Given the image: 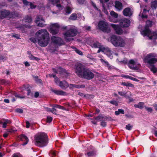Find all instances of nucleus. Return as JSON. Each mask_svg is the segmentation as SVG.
I'll list each match as a JSON object with an SVG mask.
<instances>
[{
  "mask_svg": "<svg viewBox=\"0 0 157 157\" xmlns=\"http://www.w3.org/2000/svg\"><path fill=\"white\" fill-rule=\"evenodd\" d=\"M58 83H59V86L62 89L67 88L69 86L68 83L65 81H59L58 79L57 83L56 84H57ZM69 86L70 88H84L85 87V86L84 85H78L70 84Z\"/></svg>",
  "mask_w": 157,
  "mask_h": 157,
  "instance_id": "6e6552de",
  "label": "nucleus"
},
{
  "mask_svg": "<svg viewBox=\"0 0 157 157\" xmlns=\"http://www.w3.org/2000/svg\"><path fill=\"white\" fill-rule=\"evenodd\" d=\"M124 111L121 109H118V111H116L115 112V114L116 115H118L120 113L124 114Z\"/></svg>",
  "mask_w": 157,
  "mask_h": 157,
  "instance_id": "2f4dec72",
  "label": "nucleus"
},
{
  "mask_svg": "<svg viewBox=\"0 0 157 157\" xmlns=\"http://www.w3.org/2000/svg\"><path fill=\"white\" fill-rule=\"evenodd\" d=\"M77 17L76 14L75 13H73L70 16L69 19L72 20H75Z\"/></svg>",
  "mask_w": 157,
  "mask_h": 157,
  "instance_id": "c9c22d12",
  "label": "nucleus"
},
{
  "mask_svg": "<svg viewBox=\"0 0 157 157\" xmlns=\"http://www.w3.org/2000/svg\"><path fill=\"white\" fill-rule=\"evenodd\" d=\"M51 91L56 95H64L65 94V93L62 90L52 89Z\"/></svg>",
  "mask_w": 157,
  "mask_h": 157,
  "instance_id": "5701e85b",
  "label": "nucleus"
},
{
  "mask_svg": "<svg viewBox=\"0 0 157 157\" xmlns=\"http://www.w3.org/2000/svg\"><path fill=\"white\" fill-rule=\"evenodd\" d=\"M34 78L36 82L39 83H42V80L40 79H38V77L35 76Z\"/></svg>",
  "mask_w": 157,
  "mask_h": 157,
  "instance_id": "c03bdc74",
  "label": "nucleus"
},
{
  "mask_svg": "<svg viewBox=\"0 0 157 157\" xmlns=\"http://www.w3.org/2000/svg\"><path fill=\"white\" fill-rule=\"evenodd\" d=\"M130 20L125 18L122 19L120 23V26L124 27H128L130 25Z\"/></svg>",
  "mask_w": 157,
  "mask_h": 157,
  "instance_id": "2eb2a0df",
  "label": "nucleus"
},
{
  "mask_svg": "<svg viewBox=\"0 0 157 157\" xmlns=\"http://www.w3.org/2000/svg\"><path fill=\"white\" fill-rule=\"evenodd\" d=\"M67 3H68L67 6H66V8L64 10V11L67 14L70 13L72 10V7L71 5L69 3V2H68Z\"/></svg>",
  "mask_w": 157,
  "mask_h": 157,
  "instance_id": "412c9836",
  "label": "nucleus"
},
{
  "mask_svg": "<svg viewBox=\"0 0 157 157\" xmlns=\"http://www.w3.org/2000/svg\"><path fill=\"white\" fill-rule=\"evenodd\" d=\"M37 36L38 44L41 47H46L48 44L50 38L49 33L45 29H41L36 33Z\"/></svg>",
  "mask_w": 157,
  "mask_h": 157,
  "instance_id": "f03ea898",
  "label": "nucleus"
},
{
  "mask_svg": "<svg viewBox=\"0 0 157 157\" xmlns=\"http://www.w3.org/2000/svg\"><path fill=\"white\" fill-rule=\"evenodd\" d=\"M156 57L155 54L150 53L147 55L144 59V62L148 63L149 64V68L154 73H155L157 71V68L152 65L157 62V59L155 58Z\"/></svg>",
  "mask_w": 157,
  "mask_h": 157,
  "instance_id": "20e7f679",
  "label": "nucleus"
},
{
  "mask_svg": "<svg viewBox=\"0 0 157 157\" xmlns=\"http://www.w3.org/2000/svg\"><path fill=\"white\" fill-rule=\"evenodd\" d=\"M121 84L123 86H129L131 87H134V85L133 84L129 82H122L121 83Z\"/></svg>",
  "mask_w": 157,
  "mask_h": 157,
  "instance_id": "c85d7f7f",
  "label": "nucleus"
},
{
  "mask_svg": "<svg viewBox=\"0 0 157 157\" xmlns=\"http://www.w3.org/2000/svg\"><path fill=\"white\" fill-rule=\"evenodd\" d=\"M39 94L38 92H36L35 93L34 96L35 98H36L38 97Z\"/></svg>",
  "mask_w": 157,
  "mask_h": 157,
  "instance_id": "69168bd1",
  "label": "nucleus"
},
{
  "mask_svg": "<svg viewBox=\"0 0 157 157\" xmlns=\"http://www.w3.org/2000/svg\"><path fill=\"white\" fill-rule=\"evenodd\" d=\"M84 28L85 29L89 31L91 29V27L90 26H85L84 27Z\"/></svg>",
  "mask_w": 157,
  "mask_h": 157,
  "instance_id": "13d9d810",
  "label": "nucleus"
},
{
  "mask_svg": "<svg viewBox=\"0 0 157 157\" xmlns=\"http://www.w3.org/2000/svg\"><path fill=\"white\" fill-rule=\"evenodd\" d=\"M20 138L22 140L25 141V142L22 144L23 145L26 144L29 141L28 138L24 135H21Z\"/></svg>",
  "mask_w": 157,
  "mask_h": 157,
  "instance_id": "a878e982",
  "label": "nucleus"
},
{
  "mask_svg": "<svg viewBox=\"0 0 157 157\" xmlns=\"http://www.w3.org/2000/svg\"><path fill=\"white\" fill-rule=\"evenodd\" d=\"M22 1L25 5H29V4L30 6V8L31 9L35 8L36 6L33 4L32 3L30 2H28L26 0H21Z\"/></svg>",
  "mask_w": 157,
  "mask_h": 157,
  "instance_id": "393cba45",
  "label": "nucleus"
},
{
  "mask_svg": "<svg viewBox=\"0 0 157 157\" xmlns=\"http://www.w3.org/2000/svg\"><path fill=\"white\" fill-rule=\"evenodd\" d=\"M101 51L105 54L108 57L111 58L113 57L112 53L109 48L104 47Z\"/></svg>",
  "mask_w": 157,
  "mask_h": 157,
  "instance_id": "a211bd4d",
  "label": "nucleus"
},
{
  "mask_svg": "<svg viewBox=\"0 0 157 157\" xmlns=\"http://www.w3.org/2000/svg\"><path fill=\"white\" fill-rule=\"evenodd\" d=\"M51 2L53 4H56V7L59 10H62L63 8V6L60 4H58V2H59V0H50Z\"/></svg>",
  "mask_w": 157,
  "mask_h": 157,
  "instance_id": "aec40b11",
  "label": "nucleus"
},
{
  "mask_svg": "<svg viewBox=\"0 0 157 157\" xmlns=\"http://www.w3.org/2000/svg\"><path fill=\"white\" fill-rule=\"evenodd\" d=\"M121 76L122 77L128 79H129L130 77V76L128 75H121Z\"/></svg>",
  "mask_w": 157,
  "mask_h": 157,
  "instance_id": "4d7b16f0",
  "label": "nucleus"
},
{
  "mask_svg": "<svg viewBox=\"0 0 157 157\" xmlns=\"http://www.w3.org/2000/svg\"><path fill=\"white\" fill-rule=\"evenodd\" d=\"M128 66L130 68L133 70H137L138 69V67L136 66L135 62L132 59L129 61L128 63Z\"/></svg>",
  "mask_w": 157,
  "mask_h": 157,
  "instance_id": "f3484780",
  "label": "nucleus"
},
{
  "mask_svg": "<svg viewBox=\"0 0 157 157\" xmlns=\"http://www.w3.org/2000/svg\"><path fill=\"white\" fill-rule=\"evenodd\" d=\"M115 6L118 10H121L123 8V5L122 3L118 1H116Z\"/></svg>",
  "mask_w": 157,
  "mask_h": 157,
  "instance_id": "4be33fe9",
  "label": "nucleus"
},
{
  "mask_svg": "<svg viewBox=\"0 0 157 157\" xmlns=\"http://www.w3.org/2000/svg\"><path fill=\"white\" fill-rule=\"evenodd\" d=\"M4 122L6 123V124H10L11 123L10 120L7 119H4Z\"/></svg>",
  "mask_w": 157,
  "mask_h": 157,
  "instance_id": "864d4df0",
  "label": "nucleus"
},
{
  "mask_svg": "<svg viewBox=\"0 0 157 157\" xmlns=\"http://www.w3.org/2000/svg\"><path fill=\"white\" fill-rule=\"evenodd\" d=\"M144 107L145 109L148 112H151L152 111V109L151 107H148L146 106H145Z\"/></svg>",
  "mask_w": 157,
  "mask_h": 157,
  "instance_id": "a18cd8bd",
  "label": "nucleus"
},
{
  "mask_svg": "<svg viewBox=\"0 0 157 157\" xmlns=\"http://www.w3.org/2000/svg\"><path fill=\"white\" fill-rule=\"evenodd\" d=\"M16 111L17 113H22L23 112V110L21 109L17 108L16 109Z\"/></svg>",
  "mask_w": 157,
  "mask_h": 157,
  "instance_id": "8fccbe9b",
  "label": "nucleus"
},
{
  "mask_svg": "<svg viewBox=\"0 0 157 157\" xmlns=\"http://www.w3.org/2000/svg\"><path fill=\"white\" fill-rule=\"evenodd\" d=\"M26 128H29L30 126V124L29 121H27L26 122Z\"/></svg>",
  "mask_w": 157,
  "mask_h": 157,
  "instance_id": "052dcab7",
  "label": "nucleus"
},
{
  "mask_svg": "<svg viewBox=\"0 0 157 157\" xmlns=\"http://www.w3.org/2000/svg\"><path fill=\"white\" fill-rule=\"evenodd\" d=\"M103 118V117L101 115H99L98 117L93 118V119H94L97 121H101L102 120Z\"/></svg>",
  "mask_w": 157,
  "mask_h": 157,
  "instance_id": "ea45409f",
  "label": "nucleus"
},
{
  "mask_svg": "<svg viewBox=\"0 0 157 157\" xmlns=\"http://www.w3.org/2000/svg\"><path fill=\"white\" fill-rule=\"evenodd\" d=\"M95 155V152L94 151H92L88 152L86 154V156L88 157H92Z\"/></svg>",
  "mask_w": 157,
  "mask_h": 157,
  "instance_id": "473e14b6",
  "label": "nucleus"
},
{
  "mask_svg": "<svg viewBox=\"0 0 157 157\" xmlns=\"http://www.w3.org/2000/svg\"><path fill=\"white\" fill-rule=\"evenodd\" d=\"M52 120V118L50 117H48L47 118V122L50 123Z\"/></svg>",
  "mask_w": 157,
  "mask_h": 157,
  "instance_id": "de8ad7c7",
  "label": "nucleus"
},
{
  "mask_svg": "<svg viewBox=\"0 0 157 157\" xmlns=\"http://www.w3.org/2000/svg\"><path fill=\"white\" fill-rule=\"evenodd\" d=\"M51 43L55 46H59L64 44V42L62 39L59 37L52 36L51 38Z\"/></svg>",
  "mask_w": 157,
  "mask_h": 157,
  "instance_id": "9d476101",
  "label": "nucleus"
},
{
  "mask_svg": "<svg viewBox=\"0 0 157 157\" xmlns=\"http://www.w3.org/2000/svg\"><path fill=\"white\" fill-rule=\"evenodd\" d=\"M100 2L103 4L102 6L103 7V11L105 13V14H108V12L107 11V10L105 9V8L104 5H103V0H99Z\"/></svg>",
  "mask_w": 157,
  "mask_h": 157,
  "instance_id": "e433bc0d",
  "label": "nucleus"
},
{
  "mask_svg": "<svg viewBox=\"0 0 157 157\" xmlns=\"http://www.w3.org/2000/svg\"><path fill=\"white\" fill-rule=\"evenodd\" d=\"M101 126H103V127H105L106 125V124L105 122L104 121H102L101 122Z\"/></svg>",
  "mask_w": 157,
  "mask_h": 157,
  "instance_id": "e2e57ef3",
  "label": "nucleus"
},
{
  "mask_svg": "<svg viewBox=\"0 0 157 157\" xmlns=\"http://www.w3.org/2000/svg\"><path fill=\"white\" fill-rule=\"evenodd\" d=\"M132 95L131 92L130 91H128L125 94L124 96L126 98H130V97Z\"/></svg>",
  "mask_w": 157,
  "mask_h": 157,
  "instance_id": "4c0bfd02",
  "label": "nucleus"
},
{
  "mask_svg": "<svg viewBox=\"0 0 157 157\" xmlns=\"http://www.w3.org/2000/svg\"><path fill=\"white\" fill-rule=\"evenodd\" d=\"M98 27L99 29L104 32L108 33L110 31L108 27V23L105 21H99L98 23Z\"/></svg>",
  "mask_w": 157,
  "mask_h": 157,
  "instance_id": "1a4fd4ad",
  "label": "nucleus"
},
{
  "mask_svg": "<svg viewBox=\"0 0 157 157\" xmlns=\"http://www.w3.org/2000/svg\"><path fill=\"white\" fill-rule=\"evenodd\" d=\"M152 23V21H147L144 29L141 31V33L144 36H147L149 37L150 39H155L157 38V32L151 33L149 29V27L151 26Z\"/></svg>",
  "mask_w": 157,
  "mask_h": 157,
  "instance_id": "39448f33",
  "label": "nucleus"
},
{
  "mask_svg": "<svg viewBox=\"0 0 157 157\" xmlns=\"http://www.w3.org/2000/svg\"><path fill=\"white\" fill-rule=\"evenodd\" d=\"M78 2L80 4H82L84 2V0H78Z\"/></svg>",
  "mask_w": 157,
  "mask_h": 157,
  "instance_id": "0e129e2a",
  "label": "nucleus"
},
{
  "mask_svg": "<svg viewBox=\"0 0 157 157\" xmlns=\"http://www.w3.org/2000/svg\"><path fill=\"white\" fill-rule=\"evenodd\" d=\"M75 72L79 77L87 79H90L94 77V75L90 70L85 68L83 65L78 63L75 65Z\"/></svg>",
  "mask_w": 157,
  "mask_h": 157,
  "instance_id": "f257e3e1",
  "label": "nucleus"
},
{
  "mask_svg": "<svg viewBox=\"0 0 157 157\" xmlns=\"http://www.w3.org/2000/svg\"><path fill=\"white\" fill-rule=\"evenodd\" d=\"M12 157H22V156L19 153H15L13 155Z\"/></svg>",
  "mask_w": 157,
  "mask_h": 157,
  "instance_id": "37998d69",
  "label": "nucleus"
},
{
  "mask_svg": "<svg viewBox=\"0 0 157 157\" xmlns=\"http://www.w3.org/2000/svg\"><path fill=\"white\" fill-rule=\"evenodd\" d=\"M90 45L93 48H99V49L97 52L98 53L101 52L104 47L103 46L101 45L98 42L92 43L90 44Z\"/></svg>",
  "mask_w": 157,
  "mask_h": 157,
  "instance_id": "f8f14e48",
  "label": "nucleus"
},
{
  "mask_svg": "<svg viewBox=\"0 0 157 157\" xmlns=\"http://www.w3.org/2000/svg\"><path fill=\"white\" fill-rule=\"evenodd\" d=\"M144 102H139L138 104L134 105V106L135 108L142 109L144 108Z\"/></svg>",
  "mask_w": 157,
  "mask_h": 157,
  "instance_id": "cd10ccee",
  "label": "nucleus"
},
{
  "mask_svg": "<svg viewBox=\"0 0 157 157\" xmlns=\"http://www.w3.org/2000/svg\"><path fill=\"white\" fill-rule=\"evenodd\" d=\"M118 94L120 95L121 96H124V95H125V94L124 92H118Z\"/></svg>",
  "mask_w": 157,
  "mask_h": 157,
  "instance_id": "680f3d73",
  "label": "nucleus"
},
{
  "mask_svg": "<svg viewBox=\"0 0 157 157\" xmlns=\"http://www.w3.org/2000/svg\"><path fill=\"white\" fill-rule=\"evenodd\" d=\"M110 41L112 44L116 47H124L126 44L125 40L115 35H113L111 37Z\"/></svg>",
  "mask_w": 157,
  "mask_h": 157,
  "instance_id": "0eeeda50",
  "label": "nucleus"
},
{
  "mask_svg": "<svg viewBox=\"0 0 157 157\" xmlns=\"http://www.w3.org/2000/svg\"><path fill=\"white\" fill-rule=\"evenodd\" d=\"M49 76L50 77H53L55 78V82L56 83H57V82L58 81V78L56 77L55 75H54L53 74H50L49 75H46V76L47 78H48V76Z\"/></svg>",
  "mask_w": 157,
  "mask_h": 157,
  "instance_id": "7c9ffc66",
  "label": "nucleus"
},
{
  "mask_svg": "<svg viewBox=\"0 0 157 157\" xmlns=\"http://www.w3.org/2000/svg\"><path fill=\"white\" fill-rule=\"evenodd\" d=\"M110 103L111 104L114 105L116 106H117L118 105V102L115 100H112L109 101Z\"/></svg>",
  "mask_w": 157,
  "mask_h": 157,
  "instance_id": "79ce46f5",
  "label": "nucleus"
},
{
  "mask_svg": "<svg viewBox=\"0 0 157 157\" xmlns=\"http://www.w3.org/2000/svg\"><path fill=\"white\" fill-rule=\"evenodd\" d=\"M51 154L52 157L55 156H56L57 154V152L56 151H52L51 152Z\"/></svg>",
  "mask_w": 157,
  "mask_h": 157,
  "instance_id": "3c124183",
  "label": "nucleus"
},
{
  "mask_svg": "<svg viewBox=\"0 0 157 157\" xmlns=\"http://www.w3.org/2000/svg\"><path fill=\"white\" fill-rule=\"evenodd\" d=\"M30 40L31 41H33V43L36 42V39L35 38H31L30 39Z\"/></svg>",
  "mask_w": 157,
  "mask_h": 157,
  "instance_id": "338daca9",
  "label": "nucleus"
},
{
  "mask_svg": "<svg viewBox=\"0 0 157 157\" xmlns=\"http://www.w3.org/2000/svg\"><path fill=\"white\" fill-rule=\"evenodd\" d=\"M110 15L115 18H117L118 17V14L113 11H111L110 12Z\"/></svg>",
  "mask_w": 157,
  "mask_h": 157,
  "instance_id": "f704fd0d",
  "label": "nucleus"
},
{
  "mask_svg": "<svg viewBox=\"0 0 157 157\" xmlns=\"http://www.w3.org/2000/svg\"><path fill=\"white\" fill-rule=\"evenodd\" d=\"M129 79H131L133 81L137 82H138L139 81V80H138L137 79H136L135 78H133V77H131L130 76Z\"/></svg>",
  "mask_w": 157,
  "mask_h": 157,
  "instance_id": "603ef678",
  "label": "nucleus"
},
{
  "mask_svg": "<svg viewBox=\"0 0 157 157\" xmlns=\"http://www.w3.org/2000/svg\"><path fill=\"white\" fill-rule=\"evenodd\" d=\"M10 14L8 10H0V19H2L7 17Z\"/></svg>",
  "mask_w": 157,
  "mask_h": 157,
  "instance_id": "4468645a",
  "label": "nucleus"
},
{
  "mask_svg": "<svg viewBox=\"0 0 157 157\" xmlns=\"http://www.w3.org/2000/svg\"><path fill=\"white\" fill-rule=\"evenodd\" d=\"M12 36L16 38L17 39H20L19 35L17 34H15L14 35H13Z\"/></svg>",
  "mask_w": 157,
  "mask_h": 157,
  "instance_id": "5fc2aeb1",
  "label": "nucleus"
},
{
  "mask_svg": "<svg viewBox=\"0 0 157 157\" xmlns=\"http://www.w3.org/2000/svg\"><path fill=\"white\" fill-rule=\"evenodd\" d=\"M132 127V126L130 124H129L126 126V128L128 130H130L131 129Z\"/></svg>",
  "mask_w": 157,
  "mask_h": 157,
  "instance_id": "49530a36",
  "label": "nucleus"
},
{
  "mask_svg": "<svg viewBox=\"0 0 157 157\" xmlns=\"http://www.w3.org/2000/svg\"><path fill=\"white\" fill-rule=\"evenodd\" d=\"M123 13L124 15L126 16H130L132 14V12L129 8L125 9L123 10Z\"/></svg>",
  "mask_w": 157,
  "mask_h": 157,
  "instance_id": "6ab92c4d",
  "label": "nucleus"
},
{
  "mask_svg": "<svg viewBox=\"0 0 157 157\" xmlns=\"http://www.w3.org/2000/svg\"><path fill=\"white\" fill-rule=\"evenodd\" d=\"M25 20L26 22L30 23L32 21V20L31 17L30 16H28L25 17Z\"/></svg>",
  "mask_w": 157,
  "mask_h": 157,
  "instance_id": "58836bf2",
  "label": "nucleus"
},
{
  "mask_svg": "<svg viewBox=\"0 0 157 157\" xmlns=\"http://www.w3.org/2000/svg\"><path fill=\"white\" fill-rule=\"evenodd\" d=\"M34 141L36 145L41 147H44L48 144V136L44 133H38L34 136Z\"/></svg>",
  "mask_w": 157,
  "mask_h": 157,
  "instance_id": "7ed1b4c3",
  "label": "nucleus"
},
{
  "mask_svg": "<svg viewBox=\"0 0 157 157\" xmlns=\"http://www.w3.org/2000/svg\"><path fill=\"white\" fill-rule=\"evenodd\" d=\"M63 30L68 29V30L63 34L64 37L67 41H69L73 39L72 37L76 35L77 33V29L71 26H64L62 27Z\"/></svg>",
  "mask_w": 157,
  "mask_h": 157,
  "instance_id": "423d86ee",
  "label": "nucleus"
},
{
  "mask_svg": "<svg viewBox=\"0 0 157 157\" xmlns=\"http://www.w3.org/2000/svg\"><path fill=\"white\" fill-rule=\"evenodd\" d=\"M100 60H101V62L102 63L104 62L105 64H106L107 65H108L109 64L108 63L107 61H105L102 59H100Z\"/></svg>",
  "mask_w": 157,
  "mask_h": 157,
  "instance_id": "bf43d9fd",
  "label": "nucleus"
},
{
  "mask_svg": "<svg viewBox=\"0 0 157 157\" xmlns=\"http://www.w3.org/2000/svg\"><path fill=\"white\" fill-rule=\"evenodd\" d=\"M75 51L79 55H82L83 54L82 52L81 51H80V50H79L76 49L75 50Z\"/></svg>",
  "mask_w": 157,
  "mask_h": 157,
  "instance_id": "09e8293b",
  "label": "nucleus"
},
{
  "mask_svg": "<svg viewBox=\"0 0 157 157\" xmlns=\"http://www.w3.org/2000/svg\"><path fill=\"white\" fill-rule=\"evenodd\" d=\"M44 22V20L41 16H38L36 17V22L37 24V26L41 27H44L45 25L43 24V23Z\"/></svg>",
  "mask_w": 157,
  "mask_h": 157,
  "instance_id": "ddd939ff",
  "label": "nucleus"
},
{
  "mask_svg": "<svg viewBox=\"0 0 157 157\" xmlns=\"http://www.w3.org/2000/svg\"><path fill=\"white\" fill-rule=\"evenodd\" d=\"M52 107H54L55 108H58L59 109H62L63 110H64V108L61 105H56L54 106H52Z\"/></svg>",
  "mask_w": 157,
  "mask_h": 157,
  "instance_id": "a19ab883",
  "label": "nucleus"
},
{
  "mask_svg": "<svg viewBox=\"0 0 157 157\" xmlns=\"http://www.w3.org/2000/svg\"><path fill=\"white\" fill-rule=\"evenodd\" d=\"M111 25L113 29L117 34H122L123 31L119 26L113 24H111Z\"/></svg>",
  "mask_w": 157,
  "mask_h": 157,
  "instance_id": "dca6fc26",
  "label": "nucleus"
},
{
  "mask_svg": "<svg viewBox=\"0 0 157 157\" xmlns=\"http://www.w3.org/2000/svg\"><path fill=\"white\" fill-rule=\"evenodd\" d=\"M56 109H55L54 107L52 108V110L51 111V112H52V113L54 114H56Z\"/></svg>",
  "mask_w": 157,
  "mask_h": 157,
  "instance_id": "6e6d98bb",
  "label": "nucleus"
},
{
  "mask_svg": "<svg viewBox=\"0 0 157 157\" xmlns=\"http://www.w3.org/2000/svg\"><path fill=\"white\" fill-rule=\"evenodd\" d=\"M25 65V66H30V64L27 62H25L24 63Z\"/></svg>",
  "mask_w": 157,
  "mask_h": 157,
  "instance_id": "774afa93",
  "label": "nucleus"
},
{
  "mask_svg": "<svg viewBox=\"0 0 157 157\" xmlns=\"http://www.w3.org/2000/svg\"><path fill=\"white\" fill-rule=\"evenodd\" d=\"M151 6L153 9H155L157 7V1H155L151 2Z\"/></svg>",
  "mask_w": 157,
  "mask_h": 157,
  "instance_id": "c756f323",
  "label": "nucleus"
},
{
  "mask_svg": "<svg viewBox=\"0 0 157 157\" xmlns=\"http://www.w3.org/2000/svg\"><path fill=\"white\" fill-rule=\"evenodd\" d=\"M148 10H146L145 9H144L143 13H140L139 16L141 17L142 18H147V16L146 13L148 12Z\"/></svg>",
  "mask_w": 157,
  "mask_h": 157,
  "instance_id": "bb28decb",
  "label": "nucleus"
},
{
  "mask_svg": "<svg viewBox=\"0 0 157 157\" xmlns=\"http://www.w3.org/2000/svg\"><path fill=\"white\" fill-rule=\"evenodd\" d=\"M29 58L32 60H34L36 61H38L40 60V59L38 58L35 57L32 55H29Z\"/></svg>",
  "mask_w": 157,
  "mask_h": 157,
  "instance_id": "72a5a7b5",
  "label": "nucleus"
},
{
  "mask_svg": "<svg viewBox=\"0 0 157 157\" xmlns=\"http://www.w3.org/2000/svg\"><path fill=\"white\" fill-rule=\"evenodd\" d=\"M53 70L54 72L56 73L62 74L63 73L64 74H65L64 70L60 67L58 68L57 70L56 69L53 68Z\"/></svg>",
  "mask_w": 157,
  "mask_h": 157,
  "instance_id": "b1692460",
  "label": "nucleus"
},
{
  "mask_svg": "<svg viewBox=\"0 0 157 157\" xmlns=\"http://www.w3.org/2000/svg\"><path fill=\"white\" fill-rule=\"evenodd\" d=\"M59 25L58 23L52 24L49 28V31L53 35L57 34L59 30Z\"/></svg>",
  "mask_w": 157,
  "mask_h": 157,
  "instance_id": "9b49d317",
  "label": "nucleus"
}]
</instances>
